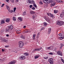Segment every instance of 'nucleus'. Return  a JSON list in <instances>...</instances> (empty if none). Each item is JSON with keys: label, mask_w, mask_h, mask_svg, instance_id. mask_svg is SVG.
Wrapping results in <instances>:
<instances>
[{"label": "nucleus", "mask_w": 64, "mask_h": 64, "mask_svg": "<svg viewBox=\"0 0 64 64\" xmlns=\"http://www.w3.org/2000/svg\"><path fill=\"white\" fill-rule=\"evenodd\" d=\"M13 28V26L12 25L8 26V28H6V33L10 32L11 31L10 30H12Z\"/></svg>", "instance_id": "1"}, {"label": "nucleus", "mask_w": 64, "mask_h": 64, "mask_svg": "<svg viewBox=\"0 0 64 64\" xmlns=\"http://www.w3.org/2000/svg\"><path fill=\"white\" fill-rule=\"evenodd\" d=\"M50 7L54 6L56 5V2L54 1V0H50Z\"/></svg>", "instance_id": "2"}, {"label": "nucleus", "mask_w": 64, "mask_h": 64, "mask_svg": "<svg viewBox=\"0 0 64 64\" xmlns=\"http://www.w3.org/2000/svg\"><path fill=\"white\" fill-rule=\"evenodd\" d=\"M18 45L20 48H22L23 47V46H24V43L23 42L20 41L19 42Z\"/></svg>", "instance_id": "3"}, {"label": "nucleus", "mask_w": 64, "mask_h": 64, "mask_svg": "<svg viewBox=\"0 0 64 64\" xmlns=\"http://www.w3.org/2000/svg\"><path fill=\"white\" fill-rule=\"evenodd\" d=\"M56 24L60 26H61V25H62L63 24H64V22L62 21H58L57 22Z\"/></svg>", "instance_id": "4"}, {"label": "nucleus", "mask_w": 64, "mask_h": 64, "mask_svg": "<svg viewBox=\"0 0 64 64\" xmlns=\"http://www.w3.org/2000/svg\"><path fill=\"white\" fill-rule=\"evenodd\" d=\"M48 61L49 62L50 64H53L54 62L53 59L52 58H50L48 60Z\"/></svg>", "instance_id": "5"}, {"label": "nucleus", "mask_w": 64, "mask_h": 64, "mask_svg": "<svg viewBox=\"0 0 64 64\" xmlns=\"http://www.w3.org/2000/svg\"><path fill=\"white\" fill-rule=\"evenodd\" d=\"M26 58V57L24 56H22L19 57L20 60H24Z\"/></svg>", "instance_id": "6"}, {"label": "nucleus", "mask_w": 64, "mask_h": 64, "mask_svg": "<svg viewBox=\"0 0 64 64\" xmlns=\"http://www.w3.org/2000/svg\"><path fill=\"white\" fill-rule=\"evenodd\" d=\"M43 2L45 3H50V0H43Z\"/></svg>", "instance_id": "7"}, {"label": "nucleus", "mask_w": 64, "mask_h": 64, "mask_svg": "<svg viewBox=\"0 0 64 64\" xmlns=\"http://www.w3.org/2000/svg\"><path fill=\"white\" fill-rule=\"evenodd\" d=\"M57 54H58V55H60V56H62V52H57Z\"/></svg>", "instance_id": "8"}, {"label": "nucleus", "mask_w": 64, "mask_h": 64, "mask_svg": "<svg viewBox=\"0 0 64 64\" xmlns=\"http://www.w3.org/2000/svg\"><path fill=\"white\" fill-rule=\"evenodd\" d=\"M64 11H63L62 12V13H61L60 14V17H61L62 18L64 17Z\"/></svg>", "instance_id": "9"}, {"label": "nucleus", "mask_w": 64, "mask_h": 64, "mask_svg": "<svg viewBox=\"0 0 64 64\" xmlns=\"http://www.w3.org/2000/svg\"><path fill=\"white\" fill-rule=\"evenodd\" d=\"M16 63V61L15 60L12 61L10 62V63H8V64H15Z\"/></svg>", "instance_id": "10"}, {"label": "nucleus", "mask_w": 64, "mask_h": 64, "mask_svg": "<svg viewBox=\"0 0 64 64\" xmlns=\"http://www.w3.org/2000/svg\"><path fill=\"white\" fill-rule=\"evenodd\" d=\"M64 32L62 31V33L61 32V33L59 34L58 35L60 36H63L64 37Z\"/></svg>", "instance_id": "11"}, {"label": "nucleus", "mask_w": 64, "mask_h": 64, "mask_svg": "<svg viewBox=\"0 0 64 64\" xmlns=\"http://www.w3.org/2000/svg\"><path fill=\"white\" fill-rule=\"evenodd\" d=\"M44 18L46 21H48L49 20V17L48 16H44Z\"/></svg>", "instance_id": "12"}, {"label": "nucleus", "mask_w": 64, "mask_h": 64, "mask_svg": "<svg viewBox=\"0 0 64 64\" xmlns=\"http://www.w3.org/2000/svg\"><path fill=\"white\" fill-rule=\"evenodd\" d=\"M1 40L2 41H3V42H7V40H6V39L4 38H2Z\"/></svg>", "instance_id": "13"}, {"label": "nucleus", "mask_w": 64, "mask_h": 64, "mask_svg": "<svg viewBox=\"0 0 64 64\" xmlns=\"http://www.w3.org/2000/svg\"><path fill=\"white\" fill-rule=\"evenodd\" d=\"M42 48H36L34 49V51H40L41 49Z\"/></svg>", "instance_id": "14"}, {"label": "nucleus", "mask_w": 64, "mask_h": 64, "mask_svg": "<svg viewBox=\"0 0 64 64\" xmlns=\"http://www.w3.org/2000/svg\"><path fill=\"white\" fill-rule=\"evenodd\" d=\"M56 1L58 3H63L64 2V1L61 0H56Z\"/></svg>", "instance_id": "15"}, {"label": "nucleus", "mask_w": 64, "mask_h": 64, "mask_svg": "<svg viewBox=\"0 0 64 64\" xmlns=\"http://www.w3.org/2000/svg\"><path fill=\"white\" fill-rule=\"evenodd\" d=\"M6 7L7 9L8 10V11H10V7H9L7 5H6Z\"/></svg>", "instance_id": "16"}, {"label": "nucleus", "mask_w": 64, "mask_h": 64, "mask_svg": "<svg viewBox=\"0 0 64 64\" xmlns=\"http://www.w3.org/2000/svg\"><path fill=\"white\" fill-rule=\"evenodd\" d=\"M30 4H35V2H34V0H30Z\"/></svg>", "instance_id": "17"}, {"label": "nucleus", "mask_w": 64, "mask_h": 64, "mask_svg": "<svg viewBox=\"0 0 64 64\" xmlns=\"http://www.w3.org/2000/svg\"><path fill=\"white\" fill-rule=\"evenodd\" d=\"M21 32V31L20 30H18L16 31V33L18 34H20Z\"/></svg>", "instance_id": "18"}, {"label": "nucleus", "mask_w": 64, "mask_h": 64, "mask_svg": "<svg viewBox=\"0 0 64 64\" xmlns=\"http://www.w3.org/2000/svg\"><path fill=\"white\" fill-rule=\"evenodd\" d=\"M24 56H28L29 55V54L28 52H26L24 54Z\"/></svg>", "instance_id": "19"}, {"label": "nucleus", "mask_w": 64, "mask_h": 64, "mask_svg": "<svg viewBox=\"0 0 64 64\" xmlns=\"http://www.w3.org/2000/svg\"><path fill=\"white\" fill-rule=\"evenodd\" d=\"M36 36V34H34L33 35V40H34L35 39Z\"/></svg>", "instance_id": "20"}, {"label": "nucleus", "mask_w": 64, "mask_h": 64, "mask_svg": "<svg viewBox=\"0 0 64 64\" xmlns=\"http://www.w3.org/2000/svg\"><path fill=\"white\" fill-rule=\"evenodd\" d=\"M64 36H63V37H61L60 36V37L58 38L59 39H60V40H62V39H64Z\"/></svg>", "instance_id": "21"}, {"label": "nucleus", "mask_w": 64, "mask_h": 64, "mask_svg": "<svg viewBox=\"0 0 64 64\" xmlns=\"http://www.w3.org/2000/svg\"><path fill=\"white\" fill-rule=\"evenodd\" d=\"M35 12L33 11H31L30 12V13L31 14H35Z\"/></svg>", "instance_id": "22"}, {"label": "nucleus", "mask_w": 64, "mask_h": 64, "mask_svg": "<svg viewBox=\"0 0 64 64\" xmlns=\"http://www.w3.org/2000/svg\"><path fill=\"white\" fill-rule=\"evenodd\" d=\"M40 35V33H38L37 35L36 38L37 39L39 38V36Z\"/></svg>", "instance_id": "23"}, {"label": "nucleus", "mask_w": 64, "mask_h": 64, "mask_svg": "<svg viewBox=\"0 0 64 64\" xmlns=\"http://www.w3.org/2000/svg\"><path fill=\"white\" fill-rule=\"evenodd\" d=\"M39 57V55H38L37 56H34L35 59H37Z\"/></svg>", "instance_id": "24"}, {"label": "nucleus", "mask_w": 64, "mask_h": 64, "mask_svg": "<svg viewBox=\"0 0 64 64\" xmlns=\"http://www.w3.org/2000/svg\"><path fill=\"white\" fill-rule=\"evenodd\" d=\"M6 22H9L10 21V19L7 18L6 19Z\"/></svg>", "instance_id": "25"}, {"label": "nucleus", "mask_w": 64, "mask_h": 64, "mask_svg": "<svg viewBox=\"0 0 64 64\" xmlns=\"http://www.w3.org/2000/svg\"><path fill=\"white\" fill-rule=\"evenodd\" d=\"M24 32L25 33H28L29 32V30H24Z\"/></svg>", "instance_id": "26"}, {"label": "nucleus", "mask_w": 64, "mask_h": 64, "mask_svg": "<svg viewBox=\"0 0 64 64\" xmlns=\"http://www.w3.org/2000/svg\"><path fill=\"white\" fill-rule=\"evenodd\" d=\"M5 22L4 20H2L1 21V24H4V23Z\"/></svg>", "instance_id": "27"}, {"label": "nucleus", "mask_w": 64, "mask_h": 64, "mask_svg": "<svg viewBox=\"0 0 64 64\" xmlns=\"http://www.w3.org/2000/svg\"><path fill=\"white\" fill-rule=\"evenodd\" d=\"M31 1V0H26V2H27V3H30V1Z\"/></svg>", "instance_id": "28"}, {"label": "nucleus", "mask_w": 64, "mask_h": 64, "mask_svg": "<svg viewBox=\"0 0 64 64\" xmlns=\"http://www.w3.org/2000/svg\"><path fill=\"white\" fill-rule=\"evenodd\" d=\"M18 19H19L20 21H22V18L20 17H18Z\"/></svg>", "instance_id": "29"}, {"label": "nucleus", "mask_w": 64, "mask_h": 64, "mask_svg": "<svg viewBox=\"0 0 64 64\" xmlns=\"http://www.w3.org/2000/svg\"><path fill=\"white\" fill-rule=\"evenodd\" d=\"M50 16L51 17H53V15L52 14L50 13Z\"/></svg>", "instance_id": "30"}, {"label": "nucleus", "mask_w": 64, "mask_h": 64, "mask_svg": "<svg viewBox=\"0 0 64 64\" xmlns=\"http://www.w3.org/2000/svg\"><path fill=\"white\" fill-rule=\"evenodd\" d=\"M57 12H58V10H54V12L55 13H57Z\"/></svg>", "instance_id": "31"}, {"label": "nucleus", "mask_w": 64, "mask_h": 64, "mask_svg": "<svg viewBox=\"0 0 64 64\" xmlns=\"http://www.w3.org/2000/svg\"><path fill=\"white\" fill-rule=\"evenodd\" d=\"M51 28H49L48 29V32L49 33L51 32Z\"/></svg>", "instance_id": "32"}, {"label": "nucleus", "mask_w": 64, "mask_h": 64, "mask_svg": "<svg viewBox=\"0 0 64 64\" xmlns=\"http://www.w3.org/2000/svg\"><path fill=\"white\" fill-rule=\"evenodd\" d=\"M33 6L35 7V8H37V6L36 4H33Z\"/></svg>", "instance_id": "33"}, {"label": "nucleus", "mask_w": 64, "mask_h": 64, "mask_svg": "<svg viewBox=\"0 0 64 64\" xmlns=\"http://www.w3.org/2000/svg\"><path fill=\"white\" fill-rule=\"evenodd\" d=\"M13 21H16V18L14 17H13Z\"/></svg>", "instance_id": "34"}, {"label": "nucleus", "mask_w": 64, "mask_h": 64, "mask_svg": "<svg viewBox=\"0 0 64 64\" xmlns=\"http://www.w3.org/2000/svg\"><path fill=\"white\" fill-rule=\"evenodd\" d=\"M4 31H5L4 29H2L1 30L0 32H3Z\"/></svg>", "instance_id": "35"}, {"label": "nucleus", "mask_w": 64, "mask_h": 64, "mask_svg": "<svg viewBox=\"0 0 64 64\" xmlns=\"http://www.w3.org/2000/svg\"><path fill=\"white\" fill-rule=\"evenodd\" d=\"M35 16H36V15H33L32 16V18L33 19H34L35 18Z\"/></svg>", "instance_id": "36"}, {"label": "nucleus", "mask_w": 64, "mask_h": 64, "mask_svg": "<svg viewBox=\"0 0 64 64\" xmlns=\"http://www.w3.org/2000/svg\"><path fill=\"white\" fill-rule=\"evenodd\" d=\"M5 48H9V45L6 46H5Z\"/></svg>", "instance_id": "37"}, {"label": "nucleus", "mask_w": 64, "mask_h": 64, "mask_svg": "<svg viewBox=\"0 0 64 64\" xmlns=\"http://www.w3.org/2000/svg\"><path fill=\"white\" fill-rule=\"evenodd\" d=\"M20 37L21 38H22V39H24V37L23 36V35H22L20 36Z\"/></svg>", "instance_id": "38"}, {"label": "nucleus", "mask_w": 64, "mask_h": 64, "mask_svg": "<svg viewBox=\"0 0 64 64\" xmlns=\"http://www.w3.org/2000/svg\"><path fill=\"white\" fill-rule=\"evenodd\" d=\"M47 49L50 50L51 49V48L50 47H48L47 48Z\"/></svg>", "instance_id": "39"}, {"label": "nucleus", "mask_w": 64, "mask_h": 64, "mask_svg": "<svg viewBox=\"0 0 64 64\" xmlns=\"http://www.w3.org/2000/svg\"><path fill=\"white\" fill-rule=\"evenodd\" d=\"M16 8H14V11L15 12V11H16Z\"/></svg>", "instance_id": "40"}, {"label": "nucleus", "mask_w": 64, "mask_h": 64, "mask_svg": "<svg viewBox=\"0 0 64 64\" xmlns=\"http://www.w3.org/2000/svg\"><path fill=\"white\" fill-rule=\"evenodd\" d=\"M48 58V56H46L44 57V59H47Z\"/></svg>", "instance_id": "41"}, {"label": "nucleus", "mask_w": 64, "mask_h": 64, "mask_svg": "<svg viewBox=\"0 0 64 64\" xmlns=\"http://www.w3.org/2000/svg\"><path fill=\"white\" fill-rule=\"evenodd\" d=\"M61 60H62V62L63 63H64V60H63V59L62 58H61Z\"/></svg>", "instance_id": "42"}, {"label": "nucleus", "mask_w": 64, "mask_h": 64, "mask_svg": "<svg viewBox=\"0 0 64 64\" xmlns=\"http://www.w3.org/2000/svg\"><path fill=\"white\" fill-rule=\"evenodd\" d=\"M14 0H11V3H14Z\"/></svg>", "instance_id": "43"}, {"label": "nucleus", "mask_w": 64, "mask_h": 64, "mask_svg": "<svg viewBox=\"0 0 64 64\" xmlns=\"http://www.w3.org/2000/svg\"><path fill=\"white\" fill-rule=\"evenodd\" d=\"M47 25V23L46 22H44V26H46Z\"/></svg>", "instance_id": "44"}, {"label": "nucleus", "mask_w": 64, "mask_h": 64, "mask_svg": "<svg viewBox=\"0 0 64 64\" xmlns=\"http://www.w3.org/2000/svg\"><path fill=\"white\" fill-rule=\"evenodd\" d=\"M50 55H53V53L52 52H50L48 53Z\"/></svg>", "instance_id": "45"}, {"label": "nucleus", "mask_w": 64, "mask_h": 64, "mask_svg": "<svg viewBox=\"0 0 64 64\" xmlns=\"http://www.w3.org/2000/svg\"><path fill=\"white\" fill-rule=\"evenodd\" d=\"M13 12V10H11L10 11V13H12Z\"/></svg>", "instance_id": "46"}, {"label": "nucleus", "mask_w": 64, "mask_h": 64, "mask_svg": "<svg viewBox=\"0 0 64 64\" xmlns=\"http://www.w3.org/2000/svg\"><path fill=\"white\" fill-rule=\"evenodd\" d=\"M4 4H2V6H1V7H3V6H4Z\"/></svg>", "instance_id": "47"}, {"label": "nucleus", "mask_w": 64, "mask_h": 64, "mask_svg": "<svg viewBox=\"0 0 64 64\" xmlns=\"http://www.w3.org/2000/svg\"><path fill=\"white\" fill-rule=\"evenodd\" d=\"M32 10H35V7H33L32 8Z\"/></svg>", "instance_id": "48"}, {"label": "nucleus", "mask_w": 64, "mask_h": 64, "mask_svg": "<svg viewBox=\"0 0 64 64\" xmlns=\"http://www.w3.org/2000/svg\"><path fill=\"white\" fill-rule=\"evenodd\" d=\"M24 15H26V12H24Z\"/></svg>", "instance_id": "49"}, {"label": "nucleus", "mask_w": 64, "mask_h": 64, "mask_svg": "<svg viewBox=\"0 0 64 64\" xmlns=\"http://www.w3.org/2000/svg\"><path fill=\"white\" fill-rule=\"evenodd\" d=\"M32 6H32V5H30V8H32Z\"/></svg>", "instance_id": "50"}, {"label": "nucleus", "mask_w": 64, "mask_h": 64, "mask_svg": "<svg viewBox=\"0 0 64 64\" xmlns=\"http://www.w3.org/2000/svg\"><path fill=\"white\" fill-rule=\"evenodd\" d=\"M47 14L48 16H49V15H50V13L49 14V13H47Z\"/></svg>", "instance_id": "51"}, {"label": "nucleus", "mask_w": 64, "mask_h": 64, "mask_svg": "<svg viewBox=\"0 0 64 64\" xmlns=\"http://www.w3.org/2000/svg\"><path fill=\"white\" fill-rule=\"evenodd\" d=\"M40 4H43V3H42V1H41L40 2Z\"/></svg>", "instance_id": "52"}, {"label": "nucleus", "mask_w": 64, "mask_h": 64, "mask_svg": "<svg viewBox=\"0 0 64 64\" xmlns=\"http://www.w3.org/2000/svg\"><path fill=\"white\" fill-rule=\"evenodd\" d=\"M61 46L62 47H63V46H64V44H61Z\"/></svg>", "instance_id": "53"}, {"label": "nucleus", "mask_w": 64, "mask_h": 64, "mask_svg": "<svg viewBox=\"0 0 64 64\" xmlns=\"http://www.w3.org/2000/svg\"><path fill=\"white\" fill-rule=\"evenodd\" d=\"M2 52H4V51H5V50H4L3 49H2Z\"/></svg>", "instance_id": "54"}, {"label": "nucleus", "mask_w": 64, "mask_h": 64, "mask_svg": "<svg viewBox=\"0 0 64 64\" xmlns=\"http://www.w3.org/2000/svg\"><path fill=\"white\" fill-rule=\"evenodd\" d=\"M9 0H6V2H9Z\"/></svg>", "instance_id": "55"}, {"label": "nucleus", "mask_w": 64, "mask_h": 64, "mask_svg": "<svg viewBox=\"0 0 64 64\" xmlns=\"http://www.w3.org/2000/svg\"><path fill=\"white\" fill-rule=\"evenodd\" d=\"M19 1V0H16V2H18Z\"/></svg>", "instance_id": "56"}, {"label": "nucleus", "mask_w": 64, "mask_h": 64, "mask_svg": "<svg viewBox=\"0 0 64 64\" xmlns=\"http://www.w3.org/2000/svg\"><path fill=\"white\" fill-rule=\"evenodd\" d=\"M24 28H26V26H24V27H23Z\"/></svg>", "instance_id": "57"}, {"label": "nucleus", "mask_w": 64, "mask_h": 64, "mask_svg": "<svg viewBox=\"0 0 64 64\" xmlns=\"http://www.w3.org/2000/svg\"><path fill=\"white\" fill-rule=\"evenodd\" d=\"M6 36L7 37H9V34H6Z\"/></svg>", "instance_id": "58"}, {"label": "nucleus", "mask_w": 64, "mask_h": 64, "mask_svg": "<svg viewBox=\"0 0 64 64\" xmlns=\"http://www.w3.org/2000/svg\"><path fill=\"white\" fill-rule=\"evenodd\" d=\"M14 52H15L16 53H17V51H14Z\"/></svg>", "instance_id": "59"}, {"label": "nucleus", "mask_w": 64, "mask_h": 64, "mask_svg": "<svg viewBox=\"0 0 64 64\" xmlns=\"http://www.w3.org/2000/svg\"><path fill=\"white\" fill-rule=\"evenodd\" d=\"M30 30L29 31L30 32H31V31H32V30H31V29H30Z\"/></svg>", "instance_id": "60"}, {"label": "nucleus", "mask_w": 64, "mask_h": 64, "mask_svg": "<svg viewBox=\"0 0 64 64\" xmlns=\"http://www.w3.org/2000/svg\"><path fill=\"white\" fill-rule=\"evenodd\" d=\"M42 30H43V29H42V28H41V30H41V31H42Z\"/></svg>", "instance_id": "61"}, {"label": "nucleus", "mask_w": 64, "mask_h": 64, "mask_svg": "<svg viewBox=\"0 0 64 64\" xmlns=\"http://www.w3.org/2000/svg\"><path fill=\"white\" fill-rule=\"evenodd\" d=\"M2 60V59H1V58H0V61H1Z\"/></svg>", "instance_id": "62"}, {"label": "nucleus", "mask_w": 64, "mask_h": 64, "mask_svg": "<svg viewBox=\"0 0 64 64\" xmlns=\"http://www.w3.org/2000/svg\"><path fill=\"white\" fill-rule=\"evenodd\" d=\"M42 30H43V29H44V28H42Z\"/></svg>", "instance_id": "63"}, {"label": "nucleus", "mask_w": 64, "mask_h": 64, "mask_svg": "<svg viewBox=\"0 0 64 64\" xmlns=\"http://www.w3.org/2000/svg\"><path fill=\"white\" fill-rule=\"evenodd\" d=\"M1 2H0V4H1Z\"/></svg>", "instance_id": "64"}]
</instances>
